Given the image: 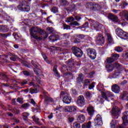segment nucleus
Wrapping results in <instances>:
<instances>
[{
	"instance_id": "f8f14e48",
	"label": "nucleus",
	"mask_w": 128,
	"mask_h": 128,
	"mask_svg": "<svg viewBox=\"0 0 128 128\" xmlns=\"http://www.w3.org/2000/svg\"><path fill=\"white\" fill-rule=\"evenodd\" d=\"M123 120V124L125 126H127L128 124V111L125 112L123 113V116L122 117Z\"/></svg>"
},
{
	"instance_id": "a878e982",
	"label": "nucleus",
	"mask_w": 128,
	"mask_h": 128,
	"mask_svg": "<svg viewBox=\"0 0 128 128\" xmlns=\"http://www.w3.org/2000/svg\"><path fill=\"white\" fill-rule=\"evenodd\" d=\"M65 78L68 80H72L74 78V75H72V73H66L65 74Z\"/></svg>"
},
{
	"instance_id": "a19ab883",
	"label": "nucleus",
	"mask_w": 128,
	"mask_h": 128,
	"mask_svg": "<svg viewBox=\"0 0 128 128\" xmlns=\"http://www.w3.org/2000/svg\"><path fill=\"white\" fill-rule=\"evenodd\" d=\"M114 62V60L112 57V58H108L106 59V62L108 64H111V62Z\"/></svg>"
},
{
	"instance_id": "9d476101",
	"label": "nucleus",
	"mask_w": 128,
	"mask_h": 128,
	"mask_svg": "<svg viewBox=\"0 0 128 128\" xmlns=\"http://www.w3.org/2000/svg\"><path fill=\"white\" fill-rule=\"evenodd\" d=\"M76 104L79 106H82L84 104V96H80L78 97Z\"/></svg>"
},
{
	"instance_id": "6ab92c4d",
	"label": "nucleus",
	"mask_w": 128,
	"mask_h": 128,
	"mask_svg": "<svg viewBox=\"0 0 128 128\" xmlns=\"http://www.w3.org/2000/svg\"><path fill=\"white\" fill-rule=\"evenodd\" d=\"M49 38L50 40H52V42H56V40H62V38L58 34H54L50 36Z\"/></svg>"
},
{
	"instance_id": "5701e85b",
	"label": "nucleus",
	"mask_w": 128,
	"mask_h": 128,
	"mask_svg": "<svg viewBox=\"0 0 128 128\" xmlns=\"http://www.w3.org/2000/svg\"><path fill=\"white\" fill-rule=\"evenodd\" d=\"M77 120L78 122L82 124L86 120V118H84V114H80L78 116Z\"/></svg>"
},
{
	"instance_id": "cd10ccee",
	"label": "nucleus",
	"mask_w": 128,
	"mask_h": 128,
	"mask_svg": "<svg viewBox=\"0 0 128 128\" xmlns=\"http://www.w3.org/2000/svg\"><path fill=\"white\" fill-rule=\"evenodd\" d=\"M84 80V75L80 74L78 78H76L77 82H82Z\"/></svg>"
},
{
	"instance_id": "864d4df0",
	"label": "nucleus",
	"mask_w": 128,
	"mask_h": 128,
	"mask_svg": "<svg viewBox=\"0 0 128 128\" xmlns=\"http://www.w3.org/2000/svg\"><path fill=\"white\" fill-rule=\"evenodd\" d=\"M10 60H12L13 62H16V56H12L11 58H10Z\"/></svg>"
},
{
	"instance_id": "dca6fc26",
	"label": "nucleus",
	"mask_w": 128,
	"mask_h": 128,
	"mask_svg": "<svg viewBox=\"0 0 128 128\" xmlns=\"http://www.w3.org/2000/svg\"><path fill=\"white\" fill-rule=\"evenodd\" d=\"M62 100L64 104H68L72 102V98L68 95H66L64 96Z\"/></svg>"
},
{
	"instance_id": "e2e57ef3",
	"label": "nucleus",
	"mask_w": 128,
	"mask_h": 128,
	"mask_svg": "<svg viewBox=\"0 0 128 128\" xmlns=\"http://www.w3.org/2000/svg\"><path fill=\"white\" fill-rule=\"evenodd\" d=\"M82 18L78 16H75V19L76 20H78H78H81Z\"/></svg>"
},
{
	"instance_id": "49530a36",
	"label": "nucleus",
	"mask_w": 128,
	"mask_h": 128,
	"mask_svg": "<svg viewBox=\"0 0 128 128\" xmlns=\"http://www.w3.org/2000/svg\"><path fill=\"white\" fill-rule=\"evenodd\" d=\"M96 82H92L91 84H89L88 89L89 90H93V88H94V84Z\"/></svg>"
},
{
	"instance_id": "e433bc0d",
	"label": "nucleus",
	"mask_w": 128,
	"mask_h": 128,
	"mask_svg": "<svg viewBox=\"0 0 128 128\" xmlns=\"http://www.w3.org/2000/svg\"><path fill=\"white\" fill-rule=\"evenodd\" d=\"M60 2L61 6H68V0H60Z\"/></svg>"
},
{
	"instance_id": "4be33fe9",
	"label": "nucleus",
	"mask_w": 128,
	"mask_h": 128,
	"mask_svg": "<svg viewBox=\"0 0 128 128\" xmlns=\"http://www.w3.org/2000/svg\"><path fill=\"white\" fill-rule=\"evenodd\" d=\"M106 36L107 38V40H108L109 44H114V39L112 38V35H110V34L107 33L106 34Z\"/></svg>"
},
{
	"instance_id": "c756f323",
	"label": "nucleus",
	"mask_w": 128,
	"mask_h": 128,
	"mask_svg": "<svg viewBox=\"0 0 128 128\" xmlns=\"http://www.w3.org/2000/svg\"><path fill=\"white\" fill-rule=\"evenodd\" d=\"M0 32H8V28L6 26H0Z\"/></svg>"
},
{
	"instance_id": "2eb2a0df",
	"label": "nucleus",
	"mask_w": 128,
	"mask_h": 128,
	"mask_svg": "<svg viewBox=\"0 0 128 128\" xmlns=\"http://www.w3.org/2000/svg\"><path fill=\"white\" fill-rule=\"evenodd\" d=\"M112 90L114 92H115L116 94H118V92H120V88L119 86L115 84L112 86Z\"/></svg>"
},
{
	"instance_id": "473e14b6",
	"label": "nucleus",
	"mask_w": 128,
	"mask_h": 128,
	"mask_svg": "<svg viewBox=\"0 0 128 128\" xmlns=\"http://www.w3.org/2000/svg\"><path fill=\"white\" fill-rule=\"evenodd\" d=\"M128 92L126 91L124 92L120 96L121 98H122V100H126L125 98H126V96H128Z\"/></svg>"
},
{
	"instance_id": "7c9ffc66",
	"label": "nucleus",
	"mask_w": 128,
	"mask_h": 128,
	"mask_svg": "<svg viewBox=\"0 0 128 128\" xmlns=\"http://www.w3.org/2000/svg\"><path fill=\"white\" fill-rule=\"evenodd\" d=\"M60 38H62H62H70V34L66 33V34L60 35Z\"/></svg>"
},
{
	"instance_id": "4d7b16f0",
	"label": "nucleus",
	"mask_w": 128,
	"mask_h": 128,
	"mask_svg": "<svg viewBox=\"0 0 128 128\" xmlns=\"http://www.w3.org/2000/svg\"><path fill=\"white\" fill-rule=\"evenodd\" d=\"M23 74L24 76H28L30 75V73L28 71H24Z\"/></svg>"
},
{
	"instance_id": "79ce46f5",
	"label": "nucleus",
	"mask_w": 128,
	"mask_h": 128,
	"mask_svg": "<svg viewBox=\"0 0 128 128\" xmlns=\"http://www.w3.org/2000/svg\"><path fill=\"white\" fill-rule=\"evenodd\" d=\"M70 26H78L80 24L76 21H73L70 24Z\"/></svg>"
},
{
	"instance_id": "774afa93",
	"label": "nucleus",
	"mask_w": 128,
	"mask_h": 128,
	"mask_svg": "<svg viewBox=\"0 0 128 128\" xmlns=\"http://www.w3.org/2000/svg\"><path fill=\"white\" fill-rule=\"evenodd\" d=\"M125 18L126 20H128V13L125 14Z\"/></svg>"
},
{
	"instance_id": "bf43d9fd",
	"label": "nucleus",
	"mask_w": 128,
	"mask_h": 128,
	"mask_svg": "<svg viewBox=\"0 0 128 128\" xmlns=\"http://www.w3.org/2000/svg\"><path fill=\"white\" fill-rule=\"evenodd\" d=\"M28 106H30L28 104H25L22 105V108H28Z\"/></svg>"
},
{
	"instance_id": "6e6552de",
	"label": "nucleus",
	"mask_w": 128,
	"mask_h": 128,
	"mask_svg": "<svg viewBox=\"0 0 128 128\" xmlns=\"http://www.w3.org/2000/svg\"><path fill=\"white\" fill-rule=\"evenodd\" d=\"M96 42L97 44L100 46L104 44V37L102 34H99L96 36Z\"/></svg>"
},
{
	"instance_id": "3c124183",
	"label": "nucleus",
	"mask_w": 128,
	"mask_h": 128,
	"mask_svg": "<svg viewBox=\"0 0 128 128\" xmlns=\"http://www.w3.org/2000/svg\"><path fill=\"white\" fill-rule=\"evenodd\" d=\"M52 12H54V14H56V12H58V8H56V7H54L52 9Z\"/></svg>"
},
{
	"instance_id": "c85d7f7f",
	"label": "nucleus",
	"mask_w": 128,
	"mask_h": 128,
	"mask_svg": "<svg viewBox=\"0 0 128 128\" xmlns=\"http://www.w3.org/2000/svg\"><path fill=\"white\" fill-rule=\"evenodd\" d=\"M92 124V122H89L88 123H84L82 124V128H90V126Z\"/></svg>"
},
{
	"instance_id": "20e7f679",
	"label": "nucleus",
	"mask_w": 128,
	"mask_h": 128,
	"mask_svg": "<svg viewBox=\"0 0 128 128\" xmlns=\"http://www.w3.org/2000/svg\"><path fill=\"white\" fill-rule=\"evenodd\" d=\"M106 70L108 72H110L114 70V68H116L118 70H120L122 68V66L118 62H114V64H106Z\"/></svg>"
},
{
	"instance_id": "338daca9",
	"label": "nucleus",
	"mask_w": 128,
	"mask_h": 128,
	"mask_svg": "<svg viewBox=\"0 0 128 128\" xmlns=\"http://www.w3.org/2000/svg\"><path fill=\"white\" fill-rule=\"evenodd\" d=\"M68 120H69V122H74V118H72V117L69 118Z\"/></svg>"
},
{
	"instance_id": "de8ad7c7",
	"label": "nucleus",
	"mask_w": 128,
	"mask_h": 128,
	"mask_svg": "<svg viewBox=\"0 0 128 128\" xmlns=\"http://www.w3.org/2000/svg\"><path fill=\"white\" fill-rule=\"evenodd\" d=\"M44 60H46V62H47V64H50V61H48V57L46 56V54H42Z\"/></svg>"
},
{
	"instance_id": "423d86ee",
	"label": "nucleus",
	"mask_w": 128,
	"mask_h": 128,
	"mask_svg": "<svg viewBox=\"0 0 128 128\" xmlns=\"http://www.w3.org/2000/svg\"><path fill=\"white\" fill-rule=\"evenodd\" d=\"M88 54L92 60H94L96 58V52L94 49L88 48L86 50Z\"/></svg>"
},
{
	"instance_id": "9b49d317",
	"label": "nucleus",
	"mask_w": 128,
	"mask_h": 128,
	"mask_svg": "<svg viewBox=\"0 0 128 128\" xmlns=\"http://www.w3.org/2000/svg\"><path fill=\"white\" fill-rule=\"evenodd\" d=\"M120 114V110L118 106L114 107L112 110V114L114 116H118Z\"/></svg>"
},
{
	"instance_id": "8fccbe9b",
	"label": "nucleus",
	"mask_w": 128,
	"mask_h": 128,
	"mask_svg": "<svg viewBox=\"0 0 128 128\" xmlns=\"http://www.w3.org/2000/svg\"><path fill=\"white\" fill-rule=\"evenodd\" d=\"M47 30L50 34H54V28L52 27H50L47 28Z\"/></svg>"
},
{
	"instance_id": "412c9836",
	"label": "nucleus",
	"mask_w": 128,
	"mask_h": 128,
	"mask_svg": "<svg viewBox=\"0 0 128 128\" xmlns=\"http://www.w3.org/2000/svg\"><path fill=\"white\" fill-rule=\"evenodd\" d=\"M53 102L54 99H52V98L48 96H46L44 97V104H46V106H48L49 102Z\"/></svg>"
},
{
	"instance_id": "6e6d98bb",
	"label": "nucleus",
	"mask_w": 128,
	"mask_h": 128,
	"mask_svg": "<svg viewBox=\"0 0 128 128\" xmlns=\"http://www.w3.org/2000/svg\"><path fill=\"white\" fill-rule=\"evenodd\" d=\"M86 6H88V8H92V6H94V3H87Z\"/></svg>"
},
{
	"instance_id": "0eeeda50",
	"label": "nucleus",
	"mask_w": 128,
	"mask_h": 128,
	"mask_svg": "<svg viewBox=\"0 0 128 128\" xmlns=\"http://www.w3.org/2000/svg\"><path fill=\"white\" fill-rule=\"evenodd\" d=\"M72 50L74 54L77 56V58H80L82 56V51L80 48L78 47H72Z\"/></svg>"
},
{
	"instance_id": "bb28decb",
	"label": "nucleus",
	"mask_w": 128,
	"mask_h": 128,
	"mask_svg": "<svg viewBox=\"0 0 128 128\" xmlns=\"http://www.w3.org/2000/svg\"><path fill=\"white\" fill-rule=\"evenodd\" d=\"M100 8V6L96 4H93L92 10H99Z\"/></svg>"
},
{
	"instance_id": "58836bf2",
	"label": "nucleus",
	"mask_w": 128,
	"mask_h": 128,
	"mask_svg": "<svg viewBox=\"0 0 128 128\" xmlns=\"http://www.w3.org/2000/svg\"><path fill=\"white\" fill-rule=\"evenodd\" d=\"M86 98H92V94L90 92H86Z\"/></svg>"
},
{
	"instance_id": "0e129e2a",
	"label": "nucleus",
	"mask_w": 128,
	"mask_h": 128,
	"mask_svg": "<svg viewBox=\"0 0 128 128\" xmlns=\"http://www.w3.org/2000/svg\"><path fill=\"white\" fill-rule=\"evenodd\" d=\"M60 96H66V92H64V91H62L60 94Z\"/></svg>"
},
{
	"instance_id": "13d9d810",
	"label": "nucleus",
	"mask_w": 128,
	"mask_h": 128,
	"mask_svg": "<svg viewBox=\"0 0 128 128\" xmlns=\"http://www.w3.org/2000/svg\"><path fill=\"white\" fill-rule=\"evenodd\" d=\"M126 84H128V81L126 80H124L120 84H121V86H126Z\"/></svg>"
},
{
	"instance_id": "a211bd4d",
	"label": "nucleus",
	"mask_w": 128,
	"mask_h": 128,
	"mask_svg": "<svg viewBox=\"0 0 128 128\" xmlns=\"http://www.w3.org/2000/svg\"><path fill=\"white\" fill-rule=\"evenodd\" d=\"M91 22L93 24L91 26L92 30H98V26H100V24L98 22H96L94 20H92Z\"/></svg>"
},
{
	"instance_id": "f3484780",
	"label": "nucleus",
	"mask_w": 128,
	"mask_h": 128,
	"mask_svg": "<svg viewBox=\"0 0 128 128\" xmlns=\"http://www.w3.org/2000/svg\"><path fill=\"white\" fill-rule=\"evenodd\" d=\"M65 112H76V107L74 106H66L64 108Z\"/></svg>"
},
{
	"instance_id": "680f3d73",
	"label": "nucleus",
	"mask_w": 128,
	"mask_h": 128,
	"mask_svg": "<svg viewBox=\"0 0 128 128\" xmlns=\"http://www.w3.org/2000/svg\"><path fill=\"white\" fill-rule=\"evenodd\" d=\"M6 20H8V22H10V20H11L12 18H10V16H6Z\"/></svg>"
},
{
	"instance_id": "72a5a7b5",
	"label": "nucleus",
	"mask_w": 128,
	"mask_h": 128,
	"mask_svg": "<svg viewBox=\"0 0 128 128\" xmlns=\"http://www.w3.org/2000/svg\"><path fill=\"white\" fill-rule=\"evenodd\" d=\"M74 20V18L72 16H70L66 20V22H70V24H72Z\"/></svg>"
},
{
	"instance_id": "4c0bfd02",
	"label": "nucleus",
	"mask_w": 128,
	"mask_h": 128,
	"mask_svg": "<svg viewBox=\"0 0 128 128\" xmlns=\"http://www.w3.org/2000/svg\"><path fill=\"white\" fill-rule=\"evenodd\" d=\"M58 66L56 65L55 66H54V68H53V72H55V74H56V76H60V74H58Z\"/></svg>"
},
{
	"instance_id": "ea45409f",
	"label": "nucleus",
	"mask_w": 128,
	"mask_h": 128,
	"mask_svg": "<svg viewBox=\"0 0 128 128\" xmlns=\"http://www.w3.org/2000/svg\"><path fill=\"white\" fill-rule=\"evenodd\" d=\"M74 128H80V124L77 122H75L73 124Z\"/></svg>"
},
{
	"instance_id": "c03bdc74",
	"label": "nucleus",
	"mask_w": 128,
	"mask_h": 128,
	"mask_svg": "<svg viewBox=\"0 0 128 128\" xmlns=\"http://www.w3.org/2000/svg\"><path fill=\"white\" fill-rule=\"evenodd\" d=\"M116 122L114 120H112V122L110 123V126L111 128H115L116 125Z\"/></svg>"
},
{
	"instance_id": "c9c22d12",
	"label": "nucleus",
	"mask_w": 128,
	"mask_h": 128,
	"mask_svg": "<svg viewBox=\"0 0 128 128\" xmlns=\"http://www.w3.org/2000/svg\"><path fill=\"white\" fill-rule=\"evenodd\" d=\"M114 50H116V52H122L124 50V49H122V48L120 46H116L115 47Z\"/></svg>"
},
{
	"instance_id": "f704fd0d",
	"label": "nucleus",
	"mask_w": 128,
	"mask_h": 128,
	"mask_svg": "<svg viewBox=\"0 0 128 128\" xmlns=\"http://www.w3.org/2000/svg\"><path fill=\"white\" fill-rule=\"evenodd\" d=\"M22 117L24 118V120H28V118L30 116V114L28 112H24L22 114Z\"/></svg>"
},
{
	"instance_id": "4468645a",
	"label": "nucleus",
	"mask_w": 128,
	"mask_h": 128,
	"mask_svg": "<svg viewBox=\"0 0 128 128\" xmlns=\"http://www.w3.org/2000/svg\"><path fill=\"white\" fill-rule=\"evenodd\" d=\"M87 112L90 116H92L94 114V106L90 105L87 108Z\"/></svg>"
},
{
	"instance_id": "f03ea898",
	"label": "nucleus",
	"mask_w": 128,
	"mask_h": 128,
	"mask_svg": "<svg viewBox=\"0 0 128 128\" xmlns=\"http://www.w3.org/2000/svg\"><path fill=\"white\" fill-rule=\"evenodd\" d=\"M17 8L22 12H30V6H28V1L24 0L20 2L18 6H17Z\"/></svg>"
},
{
	"instance_id": "052dcab7",
	"label": "nucleus",
	"mask_w": 128,
	"mask_h": 128,
	"mask_svg": "<svg viewBox=\"0 0 128 128\" xmlns=\"http://www.w3.org/2000/svg\"><path fill=\"white\" fill-rule=\"evenodd\" d=\"M28 84V80H24L22 82H20L21 85L24 86V84Z\"/></svg>"
},
{
	"instance_id": "f257e3e1",
	"label": "nucleus",
	"mask_w": 128,
	"mask_h": 128,
	"mask_svg": "<svg viewBox=\"0 0 128 128\" xmlns=\"http://www.w3.org/2000/svg\"><path fill=\"white\" fill-rule=\"evenodd\" d=\"M30 32L32 38L36 40H42V38H46L48 36V34L46 31L38 26L32 28L30 30Z\"/></svg>"
},
{
	"instance_id": "ddd939ff",
	"label": "nucleus",
	"mask_w": 128,
	"mask_h": 128,
	"mask_svg": "<svg viewBox=\"0 0 128 128\" xmlns=\"http://www.w3.org/2000/svg\"><path fill=\"white\" fill-rule=\"evenodd\" d=\"M94 122L97 126H102V116L100 114H98L96 118L94 119Z\"/></svg>"
},
{
	"instance_id": "09e8293b",
	"label": "nucleus",
	"mask_w": 128,
	"mask_h": 128,
	"mask_svg": "<svg viewBox=\"0 0 128 128\" xmlns=\"http://www.w3.org/2000/svg\"><path fill=\"white\" fill-rule=\"evenodd\" d=\"M0 76L1 77L0 78L2 80H8V76L6 75L5 74H1Z\"/></svg>"
},
{
	"instance_id": "603ef678",
	"label": "nucleus",
	"mask_w": 128,
	"mask_h": 128,
	"mask_svg": "<svg viewBox=\"0 0 128 128\" xmlns=\"http://www.w3.org/2000/svg\"><path fill=\"white\" fill-rule=\"evenodd\" d=\"M76 36L80 40H82V39L84 38V34L77 35Z\"/></svg>"
},
{
	"instance_id": "b1692460",
	"label": "nucleus",
	"mask_w": 128,
	"mask_h": 128,
	"mask_svg": "<svg viewBox=\"0 0 128 128\" xmlns=\"http://www.w3.org/2000/svg\"><path fill=\"white\" fill-rule=\"evenodd\" d=\"M90 81L88 80H86L83 82V86L84 88H86L88 86H90Z\"/></svg>"
},
{
	"instance_id": "393cba45",
	"label": "nucleus",
	"mask_w": 128,
	"mask_h": 128,
	"mask_svg": "<svg viewBox=\"0 0 128 128\" xmlns=\"http://www.w3.org/2000/svg\"><path fill=\"white\" fill-rule=\"evenodd\" d=\"M108 18L110 20H113V22H118V17L114 15L110 14Z\"/></svg>"
},
{
	"instance_id": "5fc2aeb1",
	"label": "nucleus",
	"mask_w": 128,
	"mask_h": 128,
	"mask_svg": "<svg viewBox=\"0 0 128 128\" xmlns=\"http://www.w3.org/2000/svg\"><path fill=\"white\" fill-rule=\"evenodd\" d=\"M62 44H64L65 46H68V44H70V42L68 40L63 41L62 42Z\"/></svg>"
},
{
	"instance_id": "7ed1b4c3",
	"label": "nucleus",
	"mask_w": 128,
	"mask_h": 128,
	"mask_svg": "<svg viewBox=\"0 0 128 128\" xmlns=\"http://www.w3.org/2000/svg\"><path fill=\"white\" fill-rule=\"evenodd\" d=\"M116 34L123 40H128V34L120 28H117L116 30Z\"/></svg>"
},
{
	"instance_id": "69168bd1",
	"label": "nucleus",
	"mask_w": 128,
	"mask_h": 128,
	"mask_svg": "<svg viewBox=\"0 0 128 128\" xmlns=\"http://www.w3.org/2000/svg\"><path fill=\"white\" fill-rule=\"evenodd\" d=\"M17 102H20V104H22V98H18L17 99Z\"/></svg>"
},
{
	"instance_id": "37998d69",
	"label": "nucleus",
	"mask_w": 128,
	"mask_h": 128,
	"mask_svg": "<svg viewBox=\"0 0 128 128\" xmlns=\"http://www.w3.org/2000/svg\"><path fill=\"white\" fill-rule=\"evenodd\" d=\"M64 30H70V26L63 24Z\"/></svg>"
},
{
	"instance_id": "39448f33",
	"label": "nucleus",
	"mask_w": 128,
	"mask_h": 128,
	"mask_svg": "<svg viewBox=\"0 0 128 128\" xmlns=\"http://www.w3.org/2000/svg\"><path fill=\"white\" fill-rule=\"evenodd\" d=\"M102 98L106 100H108V102H110V100H112L111 98L114 97V94H112V93L110 92V91L102 92Z\"/></svg>"
},
{
	"instance_id": "2f4dec72",
	"label": "nucleus",
	"mask_w": 128,
	"mask_h": 128,
	"mask_svg": "<svg viewBox=\"0 0 128 128\" xmlns=\"http://www.w3.org/2000/svg\"><path fill=\"white\" fill-rule=\"evenodd\" d=\"M112 58L114 60H116L120 58V54H112Z\"/></svg>"
},
{
	"instance_id": "1a4fd4ad",
	"label": "nucleus",
	"mask_w": 128,
	"mask_h": 128,
	"mask_svg": "<svg viewBox=\"0 0 128 128\" xmlns=\"http://www.w3.org/2000/svg\"><path fill=\"white\" fill-rule=\"evenodd\" d=\"M69 66L68 67L66 66V65H64L61 68V72H66V70H72V66H74L73 63L71 64L70 62H68Z\"/></svg>"
},
{
	"instance_id": "aec40b11",
	"label": "nucleus",
	"mask_w": 128,
	"mask_h": 128,
	"mask_svg": "<svg viewBox=\"0 0 128 128\" xmlns=\"http://www.w3.org/2000/svg\"><path fill=\"white\" fill-rule=\"evenodd\" d=\"M32 66L36 68H34V72L36 74L38 75L40 74V66L38 64H32Z\"/></svg>"
},
{
	"instance_id": "a18cd8bd",
	"label": "nucleus",
	"mask_w": 128,
	"mask_h": 128,
	"mask_svg": "<svg viewBox=\"0 0 128 128\" xmlns=\"http://www.w3.org/2000/svg\"><path fill=\"white\" fill-rule=\"evenodd\" d=\"M88 28V22H86L82 27H78V28Z\"/></svg>"
}]
</instances>
